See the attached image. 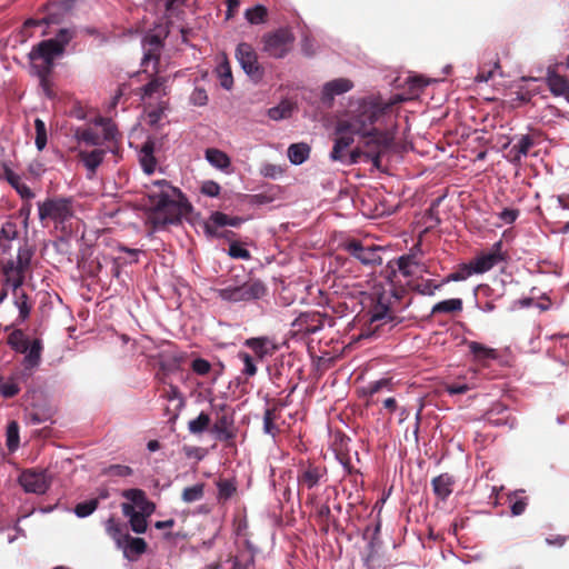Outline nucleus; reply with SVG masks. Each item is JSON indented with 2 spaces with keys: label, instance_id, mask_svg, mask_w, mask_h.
Segmentation results:
<instances>
[{
  "label": "nucleus",
  "instance_id": "nucleus-41",
  "mask_svg": "<svg viewBox=\"0 0 569 569\" xmlns=\"http://www.w3.org/2000/svg\"><path fill=\"white\" fill-rule=\"evenodd\" d=\"M204 493V485L203 483H196L191 487H187L182 491V500L187 503H191L194 501L200 500L203 497Z\"/></svg>",
  "mask_w": 569,
  "mask_h": 569
},
{
  "label": "nucleus",
  "instance_id": "nucleus-17",
  "mask_svg": "<svg viewBox=\"0 0 569 569\" xmlns=\"http://www.w3.org/2000/svg\"><path fill=\"white\" fill-rule=\"evenodd\" d=\"M347 250L352 257L361 261L363 264L381 263V257L378 247H365L358 241H351L347 244Z\"/></svg>",
  "mask_w": 569,
  "mask_h": 569
},
{
  "label": "nucleus",
  "instance_id": "nucleus-22",
  "mask_svg": "<svg viewBox=\"0 0 569 569\" xmlns=\"http://www.w3.org/2000/svg\"><path fill=\"white\" fill-rule=\"evenodd\" d=\"M41 350L42 345L41 341L36 339L32 341L30 347L28 348L27 352L24 353V358L22 361L23 368H24V376H30L32 373V370L37 368L41 360Z\"/></svg>",
  "mask_w": 569,
  "mask_h": 569
},
{
  "label": "nucleus",
  "instance_id": "nucleus-56",
  "mask_svg": "<svg viewBox=\"0 0 569 569\" xmlns=\"http://www.w3.org/2000/svg\"><path fill=\"white\" fill-rule=\"evenodd\" d=\"M176 1L177 0H149V4L154 6L157 14H161L163 18H166L167 13L172 9Z\"/></svg>",
  "mask_w": 569,
  "mask_h": 569
},
{
  "label": "nucleus",
  "instance_id": "nucleus-21",
  "mask_svg": "<svg viewBox=\"0 0 569 569\" xmlns=\"http://www.w3.org/2000/svg\"><path fill=\"white\" fill-rule=\"evenodd\" d=\"M353 84L349 79L338 78L325 83L321 99L323 102H331L336 96L346 93L352 89Z\"/></svg>",
  "mask_w": 569,
  "mask_h": 569
},
{
  "label": "nucleus",
  "instance_id": "nucleus-3",
  "mask_svg": "<svg viewBox=\"0 0 569 569\" xmlns=\"http://www.w3.org/2000/svg\"><path fill=\"white\" fill-rule=\"evenodd\" d=\"M128 500L121 505L122 513L129 519L130 527L136 533H144L147 530V518L150 517L156 506L149 501L146 492L141 489H128L122 492Z\"/></svg>",
  "mask_w": 569,
  "mask_h": 569
},
{
  "label": "nucleus",
  "instance_id": "nucleus-37",
  "mask_svg": "<svg viewBox=\"0 0 569 569\" xmlns=\"http://www.w3.org/2000/svg\"><path fill=\"white\" fill-rule=\"evenodd\" d=\"M470 352L478 359H496L497 358V351L492 348H489L485 345H481L476 341H471L468 345Z\"/></svg>",
  "mask_w": 569,
  "mask_h": 569
},
{
  "label": "nucleus",
  "instance_id": "nucleus-18",
  "mask_svg": "<svg viewBox=\"0 0 569 569\" xmlns=\"http://www.w3.org/2000/svg\"><path fill=\"white\" fill-rule=\"evenodd\" d=\"M167 93V79L157 77L141 88V100L151 106L152 100H160Z\"/></svg>",
  "mask_w": 569,
  "mask_h": 569
},
{
  "label": "nucleus",
  "instance_id": "nucleus-20",
  "mask_svg": "<svg viewBox=\"0 0 569 569\" xmlns=\"http://www.w3.org/2000/svg\"><path fill=\"white\" fill-rule=\"evenodd\" d=\"M244 345L253 351L258 360L272 356L277 350L276 343L267 337L247 339Z\"/></svg>",
  "mask_w": 569,
  "mask_h": 569
},
{
  "label": "nucleus",
  "instance_id": "nucleus-36",
  "mask_svg": "<svg viewBox=\"0 0 569 569\" xmlns=\"http://www.w3.org/2000/svg\"><path fill=\"white\" fill-rule=\"evenodd\" d=\"M231 419L227 416H222L219 418V420L214 423L212 431L216 433L218 439L220 440H229L233 437L230 427H231Z\"/></svg>",
  "mask_w": 569,
  "mask_h": 569
},
{
  "label": "nucleus",
  "instance_id": "nucleus-44",
  "mask_svg": "<svg viewBox=\"0 0 569 569\" xmlns=\"http://www.w3.org/2000/svg\"><path fill=\"white\" fill-rule=\"evenodd\" d=\"M19 440V425L17 421H11L7 427V446L11 452L18 449Z\"/></svg>",
  "mask_w": 569,
  "mask_h": 569
},
{
  "label": "nucleus",
  "instance_id": "nucleus-23",
  "mask_svg": "<svg viewBox=\"0 0 569 569\" xmlns=\"http://www.w3.org/2000/svg\"><path fill=\"white\" fill-rule=\"evenodd\" d=\"M118 548L122 549L123 556L127 559L133 561L146 551L147 543L142 538H133L129 535L123 541V545Z\"/></svg>",
  "mask_w": 569,
  "mask_h": 569
},
{
  "label": "nucleus",
  "instance_id": "nucleus-47",
  "mask_svg": "<svg viewBox=\"0 0 569 569\" xmlns=\"http://www.w3.org/2000/svg\"><path fill=\"white\" fill-rule=\"evenodd\" d=\"M217 487H218V499L219 500H228L230 499L233 493L236 492V485L233 481L231 480H228V479H223V480H219L217 482Z\"/></svg>",
  "mask_w": 569,
  "mask_h": 569
},
{
  "label": "nucleus",
  "instance_id": "nucleus-32",
  "mask_svg": "<svg viewBox=\"0 0 569 569\" xmlns=\"http://www.w3.org/2000/svg\"><path fill=\"white\" fill-rule=\"evenodd\" d=\"M532 146L533 140L529 134L520 136L510 150L513 154V160L519 161L522 157H526Z\"/></svg>",
  "mask_w": 569,
  "mask_h": 569
},
{
  "label": "nucleus",
  "instance_id": "nucleus-57",
  "mask_svg": "<svg viewBox=\"0 0 569 569\" xmlns=\"http://www.w3.org/2000/svg\"><path fill=\"white\" fill-rule=\"evenodd\" d=\"M191 369L199 376H206L211 370V365L203 358H197L192 361Z\"/></svg>",
  "mask_w": 569,
  "mask_h": 569
},
{
  "label": "nucleus",
  "instance_id": "nucleus-7",
  "mask_svg": "<svg viewBox=\"0 0 569 569\" xmlns=\"http://www.w3.org/2000/svg\"><path fill=\"white\" fill-rule=\"evenodd\" d=\"M266 286L262 281L251 279L239 286H227L217 290L218 297L227 302H250L266 295Z\"/></svg>",
  "mask_w": 569,
  "mask_h": 569
},
{
  "label": "nucleus",
  "instance_id": "nucleus-34",
  "mask_svg": "<svg viewBox=\"0 0 569 569\" xmlns=\"http://www.w3.org/2000/svg\"><path fill=\"white\" fill-rule=\"evenodd\" d=\"M216 72L219 78L220 86L226 90H230L233 86V78L230 64L226 59L218 63Z\"/></svg>",
  "mask_w": 569,
  "mask_h": 569
},
{
  "label": "nucleus",
  "instance_id": "nucleus-64",
  "mask_svg": "<svg viewBox=\"0 0 569 569\" xmlns=\"http://www.w3.org/2000/svg\"><path fill=\"white\" fill-rule=\"evenodd\" d=\"M519 217V210L506 208L499 213L500 220H502L507 224L513 223Z\"/></svg>",
  "mask_w": 569,
  "mask_h": 569
},
{
  "label": "nucleus",
  "instance_id": "nucleus-33",
  "mask_svg": "<svg viewBox=\"0 0 569 569\" xmlns=\"http://www.w3.org/2000/svg\"><path fill=\"white\" fill-rule=\"evenodd\" d=\"M140 163L143 171L147 174H151L156 169V158L153 157V146L152 143H146L140 152Z\"/></svg>",
  "mask_w": 569,
  "mask_h": 569
},
{
  "label": "nucleus",
  "instance_id": "nucleus-39",
  "mask_svg": "<svg viewBox=\"0 0 569 569\" xmlns=\"http://www.w3.org/2000/svg\"><path fill=\"white\" fill-rule=\"evenodd\" d=\"M210 422V416L206 412H200L197 418L188 422V430L192 435H200L208 429Z\"/></svg>",
  "mask_w": 569,
  "mask_h": 569
},
{
  "label": "nucleus",
  "instance_id": "nucleus-15",
  "mask_svg": "<svg viewBox=\"0 0 569 569\" xmlns=\"http://www.w3.org/2000/svg\"><path fill=\"white\" fill-rule=\"evenodd\" d=\"M236 57L242 70L249 77L254 79L261 78L262 72L258 63L257 53L249 43H239L236 49Z\"/></svg>",
  "mask_w": 569,
  "mask_h": 569
},
{
  "label": "nucleus",
  "instance_id": "nucleus-45",
  "mask_svg": "<svg viewBox=\"0 0 569 569\" xmlns=\"http://www.w3.org/2000/svg\"><path fill=\"white\" fill-rule=\"evenodd\" d=\"M14 295V305L19 310V317L23 321L30 315V306L28 303V296L22 291H16Z\"/></svg>",
  "mask_w": 569,
  "mask_h": 569
},
{
  "label": "nucleus",
  "instance_id": "nucleus-51",
  "mask_svg": "<svg viewBox=\"0 0 569 569\" xmlns=\"http://www.w3.org/2000/svg\"><path fill=\"white\" fill-rule=\"evenodd\" d=\"M19 391H20V388H19L18 383L16 382L14 378H11V379L0 383V393L4 398H12L16 395H18Z\"/></svg>",
  "mask_w": 569,
  "mask_h": 569
},
{
  "label": "nucleus",
  "instance_id": "nucleus-50",
  "mask_svg": "<svg viewBox=\"0 0 569 569\" xmlns=\"http://www.w3.org/2000/svg\"><path fill=\"white\" fill-rule=\"evenodd\" d=\"M98 508V500L90 499L83 502L78 503L74 507V513L79 518H86L90 516Z\"/></svg>",
  "mask_w": 569,
  "mask_h": 569
},
{
  "label": "nucleus",
  "instance_id": "nucleus-6",
  "mask_svg": "<svg viewBox=\"0 0 569 569\" xmlns=\"http://www.w3.org/2000/svg\"><path fill=\"white\" fill-rule=\"evenodd\" d=\"M62 54L61 47L56 46L50 39L42 40L33 46L28 56L32 66L37 69L42 84L46 83V78L51 72L54 60Z\"/></svg>",
  "mask_w": 569,
  "mask_h": 569
},
{
  "label": "nucleus",
  "instance_id": "nucleus-4",
  "mask_svg": "<svg viewBox=\"0 0 569 569\" xmlns=\"http://www.w3.org/2000/svg\"><path fill=\"white\" fill-rule=\"evenodd\" d=\"M34 250L32 246L24 242L19 247L17 258L9 259L2 266L3 282L6 287L12 289V292L19 290L23 284L24 274L30 267Z\"/></svg>",
  "mask_w": 569,
  "mask_h": 569
},
{
  "label": "nucleus",
  "instance_id": "nucleus-62",
  "mask_svg": "<svg viewBox=\"0 0 569 569\" xmlns=\"http://www.w3.org/2000/svg\"><path fill=\"white\" fill-rule=\"evenodd\" d=\"M208 101V96L204 89L196 88L191 96H190V102L194 106H204Z\"/></svg>",
  "mask_w": 569,
  "mask_h": 569
},
{
  "label": "nucleus",
  "instance_id": "nucleus-60",
  "mask_svg": "<svg viewBox=\"0 0 569 569\" xmlns=\"http://www.w3.org/2000/svg\"><path fill=\"white\" fill-rule=\"evenodd\" d=\"M108 475L114 477H129L132 476L133 470L129 466L124 465H112L108 468Z\"/></svg>",
  "mask_w": 569,
  "mask_h": 569
},
{
  "label": "nucleus",
  "instance_id": "nucleus-13",
  "mask_svg": "<svg viewBox=\"0 0 569 569\" xmlns=\"http://www.w3.org/2000/svg\"><path fill=\"white\" fill-rule=\"evenodd\" d=\"M503 261H506V253L502 251V241L495 242L489 251L482 252L471 260L477 274L485 273Z\"/></svg>",
  "mask_w": 569,
  "mask_h": 569
},
{
  "label": "nucleus",
  "instance_id": "nucleus-14",
  "mask_svg": "<svg viewBox=\"0 0 569 569\" xmlns=\"http://www.w3.org/2000/svg\"><path fill=\"white\" fill-rule=\"evenodd\" d=\"M327 480V470L323 467L308 465L301 468L297 476L298 493L312 490Z\"/></svg>",
  "mask_w": 569,
  "mask_h": 569
},
{
  "label": "nucleus",
  "instance_id": "nucleus-26",
  "mask_svg": "<svg viewBox=\"0 0 569 569\" xmlns=\"http://www.w3.org/2000/svg\"><path fill=\"white\" fill-rule=\"evenodd\" d=\"M393 297V295H389L388 297L386 293H382L377 299V305L375 306L372 313H371V321H382V320H391V312H390V299Z\"/></svg>",
  "mask_w": 569,
  "mask_h": 569
},
{
  "label": "nucleus",
  "instance_id": "nucleus-31",
  "mask_svg": "<svg viewBox=\"0 0 569 569\" xmlns=\"http://www.w3.org/2000/svg\"><path fill=\"white\" fill-rule=\"evenodd\" d=\"M462 310V300L460 298H452L439 301L431 309V315L439 313H453Z\"/></svg>",
  "mask_w": 569,
  "mask_h": 569
},
{
  "label": "nucleus",
  "instance_id": "nucleus-55",
  "mask_svg": "<svg viewBox=\"0 0 569 569\" xmlns=\"http://www.w3.org/2000/svg\"><path fill=\"white\" fill-rule=\"evenodd\" d=\"M261 176L270 179H277L282 176L283 169L273 163H263L260 168Z\"/></svg>",
  "mask_w": 569,
  "mask_h": 569
},
{
  "label": "nucleus",
  "instance_id": "nucleus-19",
  "mask_svg": "<svg viewBox=\"0 0 569 569\" xmlns=\"http://www.w3.org/2000/svg\"><path fill=\"white\" fill-rule=\"evenodd\" d=\"M336 134L338 136L335 140L330 159L332 161H343V152L353 143V136L356 134L352 130L339 131V121L336 126Z\"/></svg>",
  "mask_w": 569,
  "mask_h": 569
},
{
  "label": "nucleus",
  "instance_id": "nucleus-35",
  "mask_svg": "<svg viewBox=\"0 0 569 569\" xmlns=\"http://www.w3.org/2000/svg\"><path fill=\"white\" fill-rule=\"evenodd\" d=\"M7 179L10 184L17 190V192L24 199H31L33 197V192L31 189L22 181L21 177L16 174L12 171H6Z\"/></svg>",
  "mask_w": 569,
  "mask_h": 569
},
{
  "label": "nucleus",
  "instance_id": "nucleus-1",
  "mask_svg": "<svg viewBox=\"0 0 569 569\" xmlns=\"http://www.w3.org/2000/svg\"><path fill=\"white\" fill-rule=\"evenodd\" d=\"M388 110V104L379 98L367 97L359 99L350 110L347 119L339 120V131L352 130L358 136L366 138V144L371 142L382 147H389L391 137L385 131L378 130V123Z\"/></svg>",
  "mask_w": 569,
  "mask_h": 569
},
{
  "label": "nucleus",
  "instance_id": "nucleus-28",
  "mask_svg": "<svg viewBox=\"0 0 569 569\" xmlns=\"http://www.w3.org/2000/svg\"><path fill=\"white\" fill-rule=\"evenodd\" d=\"M106 151L103 149L97 148L91 151L80 150L79 157L81 158L84 167L91 172L94 173L97 168L103 161Z\"/></svg>",
  "mask_w": 569,
  "mask_h": 569
},
{
  "label": "nucleus",
  "instance_id": "nucleus-63",
  "mask_svg": "<svg viewBox=\"0 0 569 569\" xmlns=\"http://www.w3.org/2000/svg\"><path fill=\"white\" fill-rule=\"evenodd\" d=\"M263 430L268 435L274 436L278 430L277 426L273 423V413L271 410H266L263 415Z\"/></svg>",
  "mask_w": 569,
  "mask_h": 569
},
{
  "label": "nucleus",
  "instance_id": "nucleus-43",
  "mask_svg": "<svg viewBox=\"0 0 569 569\" xmlns=\"http://www.w3.org/2000/svg\"><path fill=\"white\" fill-rule=\"evenodd\" d=\"M442 283L436 284L429 279H421L412 282L411 287L415 291L423 296H433L436 290L441 287Z\"/></svg>",
  "mask_w": 569,
  "mask_h": 569
},
{
  "label": "nucleus",
  "instance_id": "nucleus-52",
  "mask_svg": "<svg viewBox=\"0 0 569 569\" xmlns=\"http://www.w3.org/2000/svg\"><path fill=\"white\" fill-rule=\"evenodd\" d=\"M239 358L243 362L242 373L247 377H253L257 373L254 359L247 352H240Z\"/></svg>",
  "mask_w": 569,
  "mask_h": 569
},
{
  "label": "nucleus",
  "instance_id": "nucleus-12",
  "mask_svg": "<svg viewBox=\"0 0 569 569\" xmlns=\"http://www.w3.org/2000/svg\"><path fill=\"white\" fill-rule=\"evenodd\" d=\"M18 481L26 492L43 495L51 485V476L47 470L28 469L21 472Z\"/></svg>",
  "mask_w": 569,
  "mask_h": 569
},
{
  "label": "nucleus",
  "instance_id": "nucleus-5",
  "mask_svg": "<svg viewBox=\"0 0 569 569\" xmlns=\"http://www.w3.org/2000/svg\"><path fill=\"white\" fill-rule=\"evenodd\" d=\"M39 219L52 221L56 229L66 231L70 228L73 209L69 199H49L38 204Z\"/></svg>",
  "mask_w": 569,
  "mask_h": 569
},
{
  "label": "nucleus",
  "instance_id": "nucleus-54",
  "mask_svg": "<svg viewBox=\"0 0 569 569\" xmlns=\"http://www.w3.org/2000/svg\"><path fill=\"white\" fill-rule=\"evenodd\" d=\"M228 223H229V216L223 212L216 211L210 214L209 221L206 224V228L209 231L210 224H213L216 228H220V227L228 226Z\"/></svg>",
  "mask_w": 569,
  "mask_h": 569
},
{
  "label": "nucleus",
  "instance_id": "nucleus-2",
  "mask_svg": "<svg viewBox=\"0 0 569 569\" xmlns=\"http://www.w3.org/2000/svg\"><path fill=\"white\" fill-rule=\"evenodd\" d=\"M147 188L154 228L178 223L182 216L191 210V206L181 190L169 181L154 180Z\"/></svg>",
  "mask_w": 569,
  "mask_h": 569
},
{
  "label": "nucleus",
  "instance_id": "nucleus-42",
  "mask_svg": "<svg viewBox=\"0 0 569 569\" xmlns=\"http://www.w3.org/2000/svg\"><path fill=\"white\" fill-rule=\"evenodd\" d=\"M244 17L251 24H259L264 22L267 17V9L261 4H257L252 8H249L244 12Z\"/></svg>",
  "mask_w": 569,
  "mask_h": 569
},
{
  "label": "nucleus",
  "instance_id": "nucleus-10",
  "mask_svg": "<svg viewBox=\"0 0 569 569\" xmlns=\"http://www.w3.org/2000/svg\"><path fill=\"white\" fill-rule=\"evenodd\" d=\"M96 123L103 127V134L98 132L94 128H79L74 131V138L79 144L99 147L102 146L104 141L116 138L117 130L110 120L99 119Z\"/></svg>",
  "mask_w": 569,
  "mask_h": 569
},
{
  "label": "nucleus",
  "instance_id": "nucleus-58",
  "mask_svg": "<svg viewBox=\"0 0 569 569\" xmlns=\"http://www.w3.org/2000/svg\"><path fill=\"white\" fill-rule=\"evenodd\" d=\"M18 236V226L13 221H6L1 227V238L14 240Z\"/></svg>",
  "mask_w": 569,
  "mask_h": 569
},
{
  "label": "nucleus",
  "instance_id": "nucleus-16",
  "mask_svg": "<svg viewBox=\"0 0 569 569\" xmlns=\"http://www.w3.org/2000/svg\"><path fill=\"white\" fill-rule=\"evenodd\" d=\"M368 150H361L359 148L353 149L348 156L343 153L342 163L346 164H355L360 161L362 157H365L368 161H370L377 169L380 168V156L383 150L388 147L379 146L378 143L371 142L370 146H367Z\"/></svg>",
  "mask_w": 569,
  "mask_h": 569
},
{
  "label": "nucleus",
  "instance_id": "nucleus-24",
  "mask_svg": "<svg viewBox=\"0 0 569 569\" xmlns=\"http://www.w3.org/2000/svg\"><path fill=\"white\" fill-rule=\"evenodd\" d=\"M397 264L405 277H412L426 271V266L417 261L415 256H402L397 260Z\"/></svg>",
  "mask_w": 569,
  "mask_h": 569
},
{
  "label": "nucleus",
  "instance_id": "nucleus-8",
  "mask_svg": "<svg viewBox=\"0 0 569 569\" xmlns=\"http://www.w3.org/2000/svg\"><path fill=\"white\" fill-rule=\"evenodd\" d=\"M546 83L552 96L569 102V54L563 62L548 64Z\"/></svg>",
  "mask_w": 569,
  "mask_h": 569
},
{
  "label": "nucleus",
  "instance_id": "nucleus-61",
  "mask_svg": "<svg viewBox=\"0 0 569 569\" xmlns=\"http://www.w3.org/2000/svg\"><path fill=\"white\" fill-rule=\"evenodd\" d=\"M220 186L213 180H207L201 186V192L208 197H218L220 193Z\"/></svg>",
  "mask_w": 569,
  "mask_h": 569
},
{
  "label": "nucleus",
  "instance_id": "nucleus-46",
  "mask_svg": "<svg viewBox=\"0 0 569 569\" xmlns=\"http://www.w3.org/2000/svg\"><path fill=\"white\" fill-rule=\"evenodd\" d=\"M291 112L292 107L287 102H281L280 104L270 108L268 110V116L270 119L279 121L289 118L291 116Z\"/></svg>",
  "mask_w": 569,
  "mask_h": 569
},
{
  "label": "nucleus",
  "instance_id": "nucleus-25",
  "mask_svg": "<svg viewBox=\"0 0 569 569\" xmlns=\"http://www.w3.org/2000/svg\"><path fill=\"white\" fill-rule=\"evenodd\" d=\"M431 483L435 495L441 500H446L452 492L455 480L450 475L442 473L433 478Z\"/></svg>",
  "mask_w": 569,
  "mask_h": 569
},
{
  "label": "nucleus",
  "instance_id": "nucleus-30",
  "mask_svg": "<svg viewBox=\"0 0 569 569\" xmlns=\"http://www.w3.org/2000/svg\"><path fill=\"white\" fill-rule=\"evenodd\" d=\"M207 161L214 168L226 170L230 167V158L219 149H208L206 151Z\"/></svg>",
  "mask_w": 569,
  "mask_h": 569
},
{
  "label": "nucleus",
  "instance_id": "nucleus-49",
  "mask_svg": "<svg viewBox=\"0 0 569 569\" xmlns=\"http://www.w3.org/2000/svg\"><path fill=\"white\" fill-rule=\"evenodd\" d=\"M74 31L72 29L63 28L58 31L54 38L50 40L54 42L56 46L61 47V51L64 52L66 47L74 37Z\"/></svg>",
  "mask_w": 569,
  "mask_h": 569
},
{
  "label": "nucleus",
  "instance_id": "nucleus-11",
  "mask_svg": "<svg viewBox=\"0 0 569 569\" xmlns=\"http://www.w3.org/2000/svg\"><path fill=\"white\" fill-rule=\"evenodd\" d=\"M293 40L288 29H279L263 38V50L272 58H283L291 50Z\"/></svg>",
  "mask_w": 569,
  "mask_h": 569
},
{
  "label": "nucleus",
  "instance_id": "nucleus-53",
  "mask_svg": "<svg viewBox=\"0 0 569 569\" xmlns=\"http://www.w3.org/2000/svg\"><path fill=\"white\" fill-rule=\"evenodd\" d=\"M228 254L233 259L249 260L251 258L249 250L237 242L229 246Z\"/></svg>",
  "mask_w": 569,
  "mask_h": 569
},
{
  "label": "nucleus",
  "instance_id": "nucleus-40",
  "mask_svg": "<svg viewBox=\"0 0 569 569\" xmlns=\"http://www.w3.org/2000/svg\"><path fill=\"white\" fill-rule=\"evenodd\" d=\"M472 274L477 273L476 271H473L472 262L470 261L468 264H463L457 271L448 274L447 278L442 281V283H448L451 281H463L467 280Z\"/></svg>",
  "mask_w": 569,
  "mask_h": 569
},
{
  "label": "nucleus",
  "instance_id": "nucleus-27",
  "mask_svg": "<svg viewBox=\"0 0 569 569\" xmlns=\"http://www.w3.org/2000/svg\"><path fill=\"white\" fill-rule=\"evenodd\" d=\"M106 531L113 539L117 547L123 545V541L129 536L126 525L116 520L113 517H110L106 521Z\"/></svg>",
  "mask_w": 569,
  "mask_h": 569
},
{
  "label": "nucleus",
  "instance_id": "nucleus-9",
  "mask_svg": "<svg viewBox=\"0 0 569 569\" xmlns=\"http://www.w3.org/2000/svg\"><path fill=\"white\" fill-rule=\"evenodd\" d=\"M168 30L162 24H158L153 32L147 33L142 40L143 58L142 66L144 72H148V67L151 63L153 73L158 72L159 58L162 49V41L167 37Z\"/></svg>",
  "mask_w": 569,
  "mask_h": 569
},
{
  "label": "nucleus",
  "instance_id": "nucleus-48",
  "mask_svg": "<svg viewBox=\"0 0 569 569\" xmlns=\"http://www.w3.org/2000/svg\"><path fill=\"white\" fill-rule=\"evenodd\" d=\"M34 128H36V147L39 151L43 150L47 144V129L46 123L40 119L37 118L34 120Z\"/></svg>",
  "mask_w": 569,
  "mask_h": 569
},
{
  "label": "nucleus",
  "instance_id": "nucleus-59",
  "mask_svg": "<svg viewBox=\"0 0 569 569\" xmlns=\"http://www.w3.org/2000/svg\"><path fill=\"white\" fill-rule=\"evenodd\" d=\"M163 397L168 401H178V406L182 407L184 405L183 397L177 386L169 385V387L164 390Z\"/></svg>",
  "mask_w": 569,
  "mask_h": 569
},
{
  "label": "nucleus",
  "instance_id": "nucleus-38",
  "mask_svg": "<svg viewBox=\"0 0 569 569\" xmlns=\"http://www.w3.org/2000/svg\"><path fill=\"white\" fill-rule=\"evenodd\" d=\"M8 343L18 352H27L30 347L29 340L21 330H14L8 337Z\"/></svg>",
  "mask_w": 569,
  "mask_h": 569
},
{
  "label": "nucleus",
  "instance_id": "nucleus-29",
  "mask_svg": "<svg viewBox=\"0 0 569 569\" xmlns=\"http://www.w3.org/2000/svg\"><path fill=\"white\" fill-rule=\"evenodd\" d=\"M310 151H311V148L308 143L299 142V143L290 144L287 150V153H288L289 161L295 166H299L308 160V158L310 156Z\"/></svg>",
  "mask_w": 569,
  "mask_h": 569
}]
</instances>
